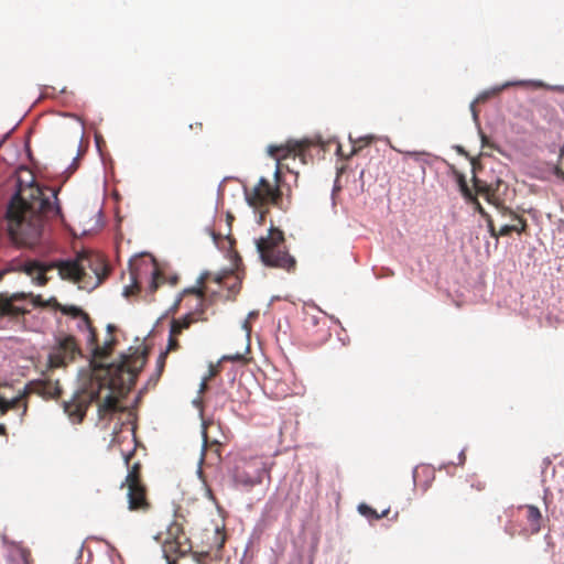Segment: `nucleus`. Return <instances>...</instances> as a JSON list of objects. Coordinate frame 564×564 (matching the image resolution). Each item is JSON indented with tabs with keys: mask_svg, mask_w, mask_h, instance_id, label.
<instances>
[{
	"mask_svg": "<svg viewBox=\"0 0 564 564\" xmlns=\"http://www.w3.org/2000/svg\"><path fill=\"white\" fill-rule=\"evenodd\" d=\"M361 149V145L354 144L350 154H356Z\"/></svg>",
	"mask_w": 564,
	"mask_h": 564,
	"instance_id": "obj_39",
	"label": "nucleus"
},
{
	"mask_svg": "<svg viewBox=\"0 0 564 564\" xmlns=\"http://www.w3.org/2000/svg\"><path fill=\"white\" fill-rule=\"evenodd\" d=\"M78 319H79L78 324H77L78 329L82 330V332H87V334H88L87 343L88 344H96V341H97V332L94 328L91 319L89 318L88 314L84 312L83 315H80L78 317Z\"/></svg>",
	"mask_w": 564,
	"mask_h": 564,
	"instance_id": "obj_20",
	"label": "nucleus"
},
{
	"mask_svg": "<svg viewBox=\"0 0 564 564\" xmlns=\"http://www.w3.org/2000/svg\"><path fill=\"white\" fill-rule=\"evenodd\" d=\"M31 293L15 292L0 293V317H7L11 321L19 319L30 312L25 302L31 297Z\"/></svg>",
	"mask_w": 564,
	"mask_h": 564,
	"instance_id": "obj_13",
	"label": "nucleus"
},
{
	"mask_svg": "<svg viewBox=\"0 0 564 564\" xmlns=\"http://www.w3.org/2000/svg\"><path fill=\"white\" fill-rule=\"evenodd\" d=\"M242 327H243V329L246 330L247 336L249 337V335H250V333H251V325H250L249 321H247V319H246V321L243 322Z\"/></svg>",
	"mask_w": 564,
	"mask_h": 564,
	"instance_id": "obj_36",
	"label": "nucleus"
},
{
	"mask_svg": "<svg viewBox=\"0 0 564 564\" xmlns=\"http://www.w3.org/2000/svg\"><path fill=\"white\" fill-rule=\"evenodd\" d=\"M73 415H76L78 421L80 422L85 415V412L80 408H77L74 413H70V416H73Z\"/></svg>",
	"mask_w": 564,
	"mask_h": 564,
	"instance_id": "obj_34",
	"label": "nucleus"
},
{
	"mask_svg": "<svg viewBox=\"0 0 564 564\" xmlns=\"http://www.w3.org/2000/svg\"><path fill=\"white\" fill-rule=\"evenodd\" d=\"M485 489V482L480 480H465L455 484L447 492L445 502L447 505H463L475 500L474 492Z\"/></svg>",
	"mask_w": 564,
	"mask_h": 564,
	"instance_id": "obj_14",
	"label": "nucleus"
},
{
	"mask_svg": "<svg viewBox=\"0 0 564 564\" xmlns=\"http://www.w3.org/2000/svg\"><path fill=\"white\" fill-rule=\"evenodd\" d=\"M116 343H117L116 338L113 336H111L110 338L106 339V341L104 343L102 346L98 345V340L96 341V344H88V345L91 346V351H93L94 358L96 360L97 359L102 360V359L108 358L111 355Z\"/></svg>",
	"mask_w": 564,
	"mask_h": 564,
	"instance_id": "obj_19",
	"label": "nucleus"
},
{
	"mask_svg": "<svg viewBox=\"0 0 564 564\" xmlns=\"http://www.w3.org/2000/svg\"><path fill=\"white\" fill-rule=\"evenodd\" d=\"M202 123H196V129H202Z\"/></svg>",
	"mask_w": 564,
	"mask_h": 564,
	"instance_id": "obj_42",
	"label": "nucleus"
},
{
	"mask_svg": "<svg viewBox=\"0 0 564 564\" xmlns=\"http://www.w3.org/2000/svg\"><path fill=\"white\" fill-rule=\"evenodd\" d=\"M470 111H471V113H473V118H474V120H475V121H478V111H477V109H476V101H473V102L470 104Z\"/></svg>",
	"mask_w": 564,
	"mask_h": 564,
	"instance_id": "obj_33",
	"label": "nucleus"
},
{
	"mask_svg": "<svg viewBox=\"0 0 564 564\" xmlns=\"http://www.w3.org/2000/svg\"><path fill=\"white\" fill-rule=\"evenodd\" d=\"M47 368L42 371L41 379L32 380L24 389L22 393L12 400L8 401L3 397H0V415H4L9 410L22 409L20 413V422L28 411L26 395L30 392L37 393L47 398H59L62 394V387L58 380H52L47 377Z\"/></svg>",
	"mask_w": 564,
	"mask_h": 564,
	"instance_id": "obj_6",
	"label": "nucleus"
},
{
	"mask_svg": "<svg viewBox=\"0 0 564 564\" xmlns=\"http://www.w3.org/2000/svg\"><path fill=\"white\" fill-rule=\"evenodd\" d=\"M501 215L509 216L512 220L516 221V224L512 225L513 230L516 232L522 234L527 230V227H528L527 220L523 217L517 215L509 207H501Z\"/></svg>",
	"mask_w": 564,
	"mask_h": 564,
	"instance_id": "obj_21",
	"label": "nucleus"
},
{
	"mask_svg": "<svg viewBox=\"0 0 564 564\" xmlns=\"http://www.w3.org/2000/svg\"><path fill=\"white\" fill-rule=\"evenodd\" d=\"M121 487H127L128 508L130 511L147 512L151 508L148 499V490L141 480V464L134 463L128 470V475Z\"/></svg>",
	"mask_w": 564,
	"mask_h": 564,
	"instance_id": "obj_9",
	"label": "nucleus"
},
{
	"mask_svg": "<svg viewBox=\"0 0 564 564\" xmlns=\"http://www.w3.org/2000/svg\"><path fill=\"white\" fill-rule=\"evenodd\" d=\"M471 203L475 206V210L480 214L482 218L489 219L490 215L486 212V209L482 207V205L479 203V200L476 197H473Z\"/></svg>",
	"mask_w": 564,
	"mask_h": 564,
	"instance_id": "obj_26",
	"label": "nucleus"
},
{
	"mask_svg": "<svg viewBox=\"0 0 564 564\" xmlns=\"http://www.w3.org/2000/svg\"><path fill=\"white\" fill-rule=\"evenodd\" d=\"M56 307L65 315H69L74 318H78L80 315H83L84 311L80 307L74 306V305H62L56 304Z\"/></svg>",
	"mask_w": 564,
	"mask_h": 564,
	"instance_id": "obj_24",
	"label": "nucleus"
},
{
	"mask_svg": "<svg viewBox=\"0 0 564 564\" xmlns=\"http://www.w3.org/2000/svg\"><path fill=\"white\" fill-rule=\"evenodd\" d=\"M256 246L264 265L288 272L295 271L296 260L289 253L284 234L282 230L274 227L272 223L267 236L257 239Z\"/></svg>",
	"mask_w": 564,
	"mask_h": 564,
	"instance_id": "obj_4",
	"label": "nucleus"
},
{
	"mask_svg": "<svg viewBox=\"0 0 564 564\" xmlns=\"http://www.w3.org/2000/svg\"><path fill=\"white\" fill-rule=\"evenodd\" d=\"M186 292L195 294L200 301L204 299L203 289L193 288V289L187 290Z\"/></svg>",
	"mask_w": 564,
	"mask_h": 564,
	"instance_id": "obj_32",
	"label": "nucleus"
},
{
	"mask_svg": "<svg viewBox=\"0 0 564 564\" xmlns=\"http://www.w3.org/2000/svg\"><path fill=\"white\" fill-rule=\"evenodd\" d=\"M554 174H555L557 177H560V178L564 180V170H563L560 165H556V166L554 167Z\"/></svg>",
	"mask_w": 564,
	"mask_h": 564,
	"instance_id": "obj_35",
	"label": "nucleus"
},
{
	"mask_svg": "<svg viewBox=\"0 0 564 564\" xmlns=\"http://www.w3.org/2000/svg\"><path fill=\"white\" fill-rule=\"evenodd\" d=\"M80 355V348L72 335L58 338L56 345L51 349L46 368L52 371L58 368H66L77 356Z\"/></svg>",
	"mask_w": 564,
	"mask_h": 564,
	"instance_id": "obj_12",
	"label": "nucleus"
},
{
	"mask_svg": "<svg viewBox=\"0 0 564 564\" xmlns=\"http://www.w3.org/2000/svg\"><path fill=\"white\" fill-rule=\"evenodd\" d=\"M192 549V542L183 524L177 520L172 521L166 528L162 542V551L167 564H176L177 560L189 554Z\"/></svg>",
	"mask_w": 564,
	"mask_h": 564,
	"instance_id": "obj_8",
	"label": "nucleus"
},
{
	"mask_svg": "<svg viewBox=\"0 0 564 564\" xmlns=\"http://www.w3.org/2000/svg\"><path fill=\"white\" fill-rule=\"evenodd\" d=\"M475 186L477 189V193L485 196V199L497 207L499 213L501 214V207H505L502 204L499 203V199L496 197L495 193H492L488 187H480L478 185V181H475Z\"/></svg>",
	"mask_w": 564,
	"mask_h": 564,
	"instance_id": "obj_22",
	"label": "nucleus"
},
{
	"mask_svg": "<svg viewBox=\"0 0 564 564\" xmlns=\"http://www.w3.org/2000/svg\"><path fill=\"white\" fill-rule=\"evenodd\" d=\"M198 321L197 314L191 312L181 318H174L171 322L172 335H181L183 330L188 329L192 324Z\"/></svg>",
	"mask_w": 564,
	"mask_h": 564,
	"instance_id": "obj_18",
	"label": "nucleus"
},
{
	"mask_svg": "<svg viewBox=\"0 0 564 564\" xmlns=\"http://www.w3.org/2000/svg\"><path fill=\"white\" fill-rule=\"evenodd\" d=\"M520 511H524V517L528 521L527 531L530 534H535L541 530L542 514L539 508L534 506H524L519 508Z\"/></svg>",
	"mask_w": 564,
	"mask_h": 564,
	"instance_id": "obj_17",
	"label": "nucleus"
},
{
	"mask_svg": "<svg viewBox=\"0 0 564 564\" xmlns=\"http://www.w3.org/2000/svg\"><path fill=\"white\" fill-rule=\"evenodd\" d=\"M57 194L55 188L31 184L11 197L4 219L15 245L33 249L44 241L46 220L61 215Z\"/></svg>",
	"mask_w": 564,
	"mask_h": 564,
	"instance_id": "obj_1",
	"label": "nucleus"
},
{
	"mask_svg": "<svg viewBox=\"0 0 564 564\" xmlns=\"http://www.w3.org/2000/svg\"><path fill=\"white\" fill-rule=\"evenodd\" d=\"M145 365V356L143 354H134L131 356H122L118 364H96V370H104L110 375V386L118 389L120 393L129 392L135 383L138 373Z\"/></svg>",
	"mask_w": 564,
	"mask_h": 564,
	"instance_id": "obj_5",
	"label": "nucleus"
},
{
	"mask_svg": "<svg viewBox=\"0 0 564 564\" xmlns=\"http://www.w3.org/2000/svg\"><path fill=\"white\" fill-rule=\"evenodd\" d=\"M326 325V318L321 315V313L317 314H305L304 318V326L308 330L311 328H317L316 333L318 334L321 339H326L329 337V330Z\"/></svg>",
	"mask_w": 564,
	"mask_h": 564,
	"instance_id": "obj_16",
	"label": "nucleus"
},
{
	"mask_svg": "<svg viewBox=\"0 0 564 564\" xmlns=\"http://www.w3.org/2000/svg\"><path fill=\"white\" fill-rule=\"evenodd\" d=\"M102 387H108L110 392L106 397L101 398L100 392L98 391L93 397L94 399L96 398L99 400V403H98L99 415L105 416L107 414H112V413L120 411L119 397H122V395L127 394L128 392L120 393L118 389L112 388L110 386V375H107V372H105V377L102 378V380L99 384L100 389Z\"/></svg>",
	"mask_w": 564,
	"mask_h": 564,
	"instance_id": "obj_15",
	"label": "nucleus"
},
{
	"mask_svg": "<svg viewBox=\"0 0 564 564\" xmlns=\"http://www.w3.org/2000/svg\"><path fill=\"white\" fill-rule=\"evenodd\" d=\"M358 511L369 518V519H375V520H379L381 518H384L388 516L389 513V509H386L383 510L381 513H378L375 509H372L370 506L366 505V503H361L359 505L358 507Z\"/></svg>",
	"mask_w": 564,
	"mask_h": 564,
	"instance_id": "obj_23",
	"label": "nucleus"
},
{
	"mask_svg": "<svg viewBox=\"0 0 564 564\" xmlns=\"http://www.w3.org/2000/svg\"><path fill=\"white\" fill-rule=\"evenodd\" d=\"M0 435H7V427L4 424L0 423Z\"/></svg>",
	"mask_w": 564,
	"mask_h": 564,
	"instance_id": "obj_37",
	"label": "nucleus"
},
{
	"mask_svg": "<svg viewBox=\"0 0 564 564\" xmlns=\"http://www.w3.org/2000/svg\"><path fill=\"white\" fill-rule=\"evenodd\" d=\"M178 335H172V330L170 329L169 343L166 347V354L170 351L177 350L180 348V343L177 340Z\"/></svg>",
	"mask_w": 564,
	"mask_h": 564,
	"instance_id": "obj_25",
	"label": "nucleus"
},
{
	"mask_svg": "<svg viewBox=\"0 0 564 564\" xmlns=\"http://www.w3.org/2000/svg\"><path fill=\"white\" fill-rule=\"evenodd\" d=\"M202 123H196V129H202Z\"/></svg>",
	"mask_w": 564,
	"mask_h": 564,
	"instance_id": "obj_41",
	"label": "nucleus"
},
{
	"mask_svg": "<svg viewBox=\"0 0 564 564\" xmlns=\"http://www.w3.org/2000/svg\"><path fill=\"white\" fill-rule=\"evenodd\" d=\"M166 355H167L166 352H161L156 360L158 377L161 376V373L164 369Z\"/></svg>",
	"mask_w": 564,
	"mask_h": 564,
	"instance_id": "obj_27",
	"label": "nucleus"
},
{
	"mask_svg": "<svg viewBox=\"0 0 564 564\" xmlns=\"http://www.w3.org/2000/svg\"><path fill=\"white\" fill-rule=\"evenodd\" d=\"M116 329H117V328H116V326H115V325H112V324H108V325H107V332H108L109 334H112Z\"/></svg>",
	"mask_w": 564,
	"mask_h": 564,
	"instance_id": "obj_38",
	"label": "nucleus"
},
{
	"mask_svg": "<svg viewBox=\"0 0 564 564\" xmlns=\"http://www.w3.org/2000/svg\"><path fill=\"white\" fill-rule=\"evenodd\" d=\"M245 358H243V355L242 354H235V355H226L223 357V360H228V361H242Z\"/></svg>",
	"mask_w": 564,
	"mask_h": 564,
	"instance_id": "obj_29",
	"label": "nucleus"
},
{
	"mask_svg": "<svg viewBox=\"0 0 564 564\" xmlns=\"http://www.w3.org/2000/svg\"><path fill=\"white\" fill-rule=\"evenodd\" d=\"M486 221H487L490 235L492 237H499V231L496 230L491 216L489 217V219H486Z\"/></svg>",
	"mask_w": 564,
	"mask_h": 564,
	"instance_id": "obj_30",
	"label": "nucleus"
},
{
	"mask_svg": "<svg viewBox=\"0 0 564 564\" xmlns=\"http://www.w3.org/2000/svg\"><path fill=\"white\" fill-rule=\"evenodd\" d=\"M131 284L123 290L124 296L137 294L144 281L149 283V292L153 294L164 282V276L152 260L135 259L129 263Z\"/></svg>",
	"mask_w": 564,
	"mask_h": 564,
	"instance_id": "obj_7",
	"label": "nucleus"
},
{
	"mask_svg": "<svg viewBox=\"0 0 564 564\" xmlns=\"http://www.w3.org/2000/svg\"><path fill=\"white\" fill-rule=\"evenodd\" d=\"M314 144L310 139L303 140H288L282 144H270L267 149L268 154L276 161V167H284L283 161L292 158H300L303 164L306 163V151ZM290 173H294L297 176V172H294L289 165H285Z\"/></svg>",
	"mask_w": 564,
	"mask_h": 564,
	"instance_id": "obj_11",
	"label": "nucleus"
},
{
	"mask_svg": "<svg viewBox=\"0 0 564 564\" xmlns=\"http://www.w3.org/2000/svg\"><path fill=\"white\" fill-rule=\"evenodd\" d=\"M56 269L62 280L78 284L79 289L93 291L108 276L110 268L105 259L94 252L83 251L73 259L56 260L42 263L36 260L26 261L14 267L10 264L0 272V280L8 272H24L32 281L43 286L48 282L46 272Z\"/></svg>",
	"mask_w": 564,
	"mask_h": 564,
	"instance_id": "obj_2",
	"label": "nucleus"
},
{
	"mask_svg": "<svg viewBox=\"0 0 564 564\" xmlns=\"http://www.w3.org/2000/svg\"><path fill=\"white\" fill-rule=\"evenodd\" d=\"M513 230L512 225H505L499 229V236H509Z\"/></svg>",
	"mask_w": 564,
	"mask_h": 564,
	"instance_id": "obj_31",
	"label": "nucleus"
},
{
	"mask_svg": "<svg viewBox=\"0 0 564 564\" xmlns=\"http://www.w3.org/2000/svg\"><path fill=\"white\" fill-rule=\"evenodd\" d=\"M387 274L393 275V271H387Z\"/></svg>",
	"mask_w": 564,
	"mask_h": 564,
	"instance_id": "obj_43",
	"label": "nucleus"
},
{
	"mask_svg": "<svg viewBox=\"0 0 564 564\" xmlns=\"http://www.w3.org/2000/svg\"><path fill=\"white\" fill-rule=\"evenodd\" d=\"M564 156V145L561 148V151H560V158H563Z\"/></svg>",
	"mask_w": 564,
	"mask_h": 564,
	"instance_id": "obj_40",
	"label": "nucleus"
},
{
	"mask_svg": "<svg viewBox=\"0 0 564 564\" xmlns=\"http://www.w3.org/2000/svg\"><path fill=\"white\" fill-rule=\"evenodd\" d=\"M269 471L263 457L241 458L235 467L234 480L239 486L252 488L261 484L264 475H269Z\"/></svg>",
	"mask_w": 564,
	"mask_h": 564,
	"instance_id": "obj_10",
	"label": "nucleus"
},
{
	"mask_svg": "<svg viewBox=\"0 0 564 564\" xmlns=\"http://www.w3.org/2000/svg\"><path fill=\"white\" fill-rule=\"evenodd\" d=\"M387 274L393 275V271H387Z\"/></svg>",
	"mask_w": 564,
	"mask_h": 564,
	"instance_id": "obj_44",
	"label": "nucleus"
},
{
	"mask_svg": "<svg viewBox=\"0 0 564 564\" xmlns=\"http://www.w3.org/2000/svg\"><path fill=\"white\" fill-rule=\"evenodd\" d=\"M274 182L265 177H260L253 186H245L243 194L246 202L253 209L259 212V224L265 221L269 206L282 208L283 196H290V187L282 180V173L279 167L274 171Z\"/></svg>",
	"mask_w": 564,
	"mask_h": 564,
	"instance_id": "obj_3",
	"label": "nucleus"
},
{
	"mask_svg": "<svg viewBox=\"0 0 564 564\" xmlns=\"http://www.w3.org/2000/svg\"><path fill=\"white\" fill-rule=\"evenodd\" d=\"M460 191L463 193V195L465 196V198H467L468 200H473V197H475L473 194H471V191L469 189V187L467 186L466 182L464 180H460Z\"/></svg>",
	"mask_w": 564,
	"mask_h": 564,
	"instance_id": "obj_28",
	"label": "nucleus"
}]
</instances>
